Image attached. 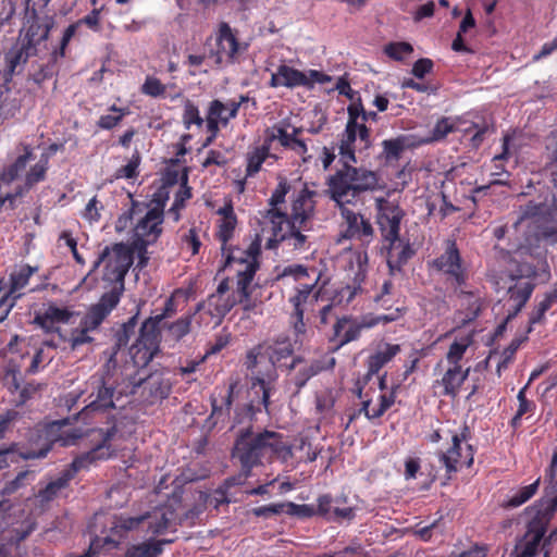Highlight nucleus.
Wrapping results in <instances>:
<instances>
[{
  "mask_svg": "<svg viewBox=\"0 0 557 557\" xmlns=\"http://www.w3.org/2000/svg\"><path fill=\"white\" fill-rule=\"evenodd\" d=\"M320 280L321 273H317L314 277L310 278V282L296 285L294 294L288 298V304L292 307L289 312V323L294 331L296 341L307 332L305 312L312 310L321 296L322 287L319 286Z\"/></svg>",
  "mask_w": 557,
  "mask_h": 557,
  "instance_id": "9",
  "label": "nucleus"
},
{
  "mask_svg": "<svg viewBox=\"0 0 557 557\" xmlns=\"http://www.w3.org/2000/svg\"><path fill=\"white\" fill-rule=\"evenodd\" d=\"M382 156L386 162L398 161L407 147V138L405 136H398L392 139H385L382 141Z\"/></svg>",
  "mask_w": 557,
  "mask_h": 557,
  "instance_id": "45",
  "label": "nucleus"
},
{
  "mask_svg": "<svg viewBox=\"0 0 557 557\" xmlns=\"http://www.w3.org/2000/svg\"><path fill=\"white\" fill-rule=\"evenodd\" d=\"M173 543V540H148L139 544L129 546L124 557H158L163 552L165 544Z\"/></svg>",
  "mask_w": 557,
  "mask_h": 557,
  "instance_id": "37",
  "label": "nucleus"
},
{
  "mask_svg": "<svg viewBox=\"0 0 557 557\" xmlns=\"http://www.w3.org/2000/svg\"><path fill=\"white\" fill-rule=\"evenodd\" d=\"M57 61L58 60L53 59L52 52L48 63L41 65L39 70L32 75V79L34 81V83L40 86L44 82L52 78L58 72Z\"/></svg>",
  "mask_w": 557,
  "mask_h": 557,
  "instance_id": "57",
  "label": "nucleus"
},
{
  "mask_svg": "<svg viewBox=\"0 0 557 557\" xmlns=\"http://www.w3.org/2000/svg\"><path fill=\"white\" fill-rule=\"evenodd\" d=\"M183 123L186 129H189L193 124L199 127L203 124V119L200 116L198 107L188 99L184 104Z\"/></svg>",
  "mask_w": 557,
  "mask_h": 557,
  "instance_id": "56",
  "label": "nucleus"
},
{
  "mask_svg": "<svg viewBox=\"0 0 557 557\" xmlns=\"http://www.w3.org/2000/svg\"><path fill=\"white\" fill-rule=\"evenodd\" d=\"M317 273L321 272L315 268H308L304 264L294 263L284 267L277 275V278L292 277L297 285H301V283L310 282V278L314 277Z\"/></svg>",
  "mask_w": 557,
  "mask_h": 557,
  "instance_id": "42",
  "label": "nucleus"
},
{
  "mask_svg": "<svg viewBox=\"0 0 557 557\" xmlns=\"http://www.w3.org/2000/svg\"><path fill=\"white\" fill-rule=\"evenodd\" d=\"M536 271L531 265H519L517 273L509 276L510 284L508 286V319H513L525 306L530 299L535 284L533 278Z\"/></svg>",
  "mask_w": 557,
  "mask_h": 557,
  "instance_id": "16",
  "label": "nucleus"
},
{
  "mask_svg": "<svg viewBox=\"0 0 557 557\" xmlns=\"http://www.w3.org/2000/svg\"><path fill=\"white\" fill-rule=\"evenodd\" d=\"M345 129L357 134L360 141L364 144V148L370 147V129L363 122L348 120Z\"/></svg>",
  "mask_w": 557,
  "mask_h": 557,
  "instance_id": "62",
  "label": "nucleus"
},
{
  "mask_svg": "<svg viewBox=\"0 0 557 557\" xmlns=\"http://www.w3.org/2000/svg\"><path fill=\"white\" fill-rule=\"evenodd\" d=\"M429 267L441 273L455 292L463 293L462 287L467 284L469 271L456 240L448 239L444 252L430 261Z\"/></svg>",
  "mask_w": 557,
  "mask_h": 557,
  "instance_id": "10",
  "label": "nucleus"
},
{
  "mask_svg": "<svg viewBox=\"0 0 557 557\" xmlns=\"http://www.w3.org/2000/svg\"><path fill=\"white\" fill-rule=\"evenodd\" d=\"M235 385L230 384L228 387L223 388L219 392V397H211V416L210 419H214V424L224 422L228 419L231 408L233 405V393Z\"/></svg>",
  "mask_w": 557,
  "mask_h": 557,
  "instance_id": "35",
  "label": "nucleus"
},
{
  "mask_svg": "<svg viewBox=\"0 0 557 557\" xmlns=\"http://www.w3.org/2000/svg\"><path fill=\"white\" fill-rule=\"evenodd\" d=\"M381 252L386 259L389 275L403 272L404 267L416 255V250L409 238L382 243Z\"/></svg>",
  "mask_w": 557,
  "mask_h": 557,
  "instance_id": "24",
  "label": "nucleus"
},
{
  "mask_svg": "<svg viewBox=\"0 0 557 557\" xmlns=\"http://www.w3.org/2000/svg\"><path fill=\"white\" fill-rule=\"evenodd\" d=\"M335 363L336 360L334 357H323L306 361L304 357L295 356L286 369L292 371L296 369L297 366L302 364L293 377V383L296 386L297 392H299L302 387L306 386L311 377L323 371L332 370L335 367Z\"/></svg>",
  "mask_w": 557,
  "mask_h": 557,
  "instance_id": "23",
  "label": "nucleus"
},
{
  "mask_svg": "<svg viewBox=\"0 0 557 557\" xmlns=\"http://www.w3.org/2000/svg\"><path fill=\"white\" fill-rule=\"evenodd\" d=\"M331 81L332 77L329 74L318 70L302 72L287 64H280L276 72L272 73L268 85L271 88L286 87L294 89L305 87L310 90L314 87L315 83L326 84Z\"/></svg>",
  "mask_w": 557,
  "mask_h": 557,
  "instance_id": "15",
  "label": "nucleus"
},
{
  "mask_svg": "<svg viewBox=\"0 0 557 557\" xmlns=\"http://www.w3.org/2000/svg\"><path fill=\"white\" fill-rule=\"evenodd\" d=\"M375 224L377 225L381 242H395L400 237L401 222L406 216L405 210L394 200L377 197L374 200Z\"/></svg>",
  "mask_w": 557,
  "mask_h": 557,
  "instance_id": "12",
  "label": "nucleus"
},
{
  "mask_svg": "<svg viewBox=\"0 0 557 557\" xmlns=\"http://www.w3.org/2000/svg\"><path fill=\"white\" fill-rule=\"evenodd\" d=\"M264 356L269 358L271 370L263 376H257L252 381V388L259 386L262 392L261 405L268 411L270 405V397L275 391V383L277 380L276 368L287 367L285 361L294 356V345L286 335H280L271 343L264 342Z\"/></svg>",
  "mask_w": 557,
  "mask_h": 557,
  "instance_id": "6",
  "label": "nucleus"
},
{
  "mask_svg": "<svg viewBox=\"0 0 557 557\" xmlns=\"http://www.w3.org/2000/svg\"><path fill=\"white\" fill-rule=\"evenodd\" d=\"M284 506H285V508H284L283 512H285L289 516H296L299 518H311V517L315 516V508L313 505H308V504L298 505V504H294V503H286V504H284Z\"/></svg>",
  "mask_w": 557,
  "mask_h": 557,
  "instance_id": "60",
  "label": "nucleus"
},
{
  "mask_svg": "<svg viewBox=\"0 0 557 557\" xmlns=\"http://www.w3.org/2000/svg\"><path fill=\"white\" fill-rule=\"evenodd\" d=\"M104 418L103 425L94 428L88 433L92 447L88 451L76 456L69 469L63 470L57 479L38 491L37 498L41 504L57 498L81 470L88 469L97 461L108 460L116 455V448L113 447L112 443L122 437L119 422L113 416H106Z\"/></svg>",
  "mask_w": 557,
  "mask_h": 557,
  "instance_id": "2",
  "label": "nucleus"
},
{
  "mask_svg": "<svg viewBox=\"0 0 557 557\" xmlns=\"http://www.w3.org/2000/svg\"><path fill=\"white\" fill-rule=\"evenodd\" d=\"M509 156V138L506 136L503 140V151L502 153L495 156L493 158V172L492 176H507L510 177L511 174L506 171L504 164L502 163L504 160H506Z\"/></svg>",
  "mask_w": 557,
  "mask_h": 557,
  "instance_id": "59",
  "label": "nucleus"
},
{
  "mask_svg": "<svg viewBox=\"0 0 557 557\" xmlns=\"http://www.w3.org/2000/svg\"><path fill=\"white\" fill-rule=\"evenodd\" d=\"M181 240L183 246L189 249L193 256H196L199 252L201 242L197 227H190L185 234L182 235Z\"/></svg>",
  "mask_w": 557,
  "mask_h": 557,
  "instance_id": "63",
  "label": "nucleus"
},
{
  "mask_svg": "<svg viewBox=\"0 0 557 557\" xmlns=\"http://www.w3.org/2000/svg\"><path fill=\"white\" fill-rule=\"evenodd\" d=\"M50 27L37 22L29 25L22 42L28 47L37 48V46L48 39Z\"/></svg>",
  "mask_w": 557,
  "mask_h": 557,
  "instance_id": "47",
  "label": "nucleus"
},
{
  "mask_svg": "<svg viewBox=\"0 0 557 557\" xmlns=\"http://www.w3.org/2000/svg\"><path fill=\"white\" fill-rule=\"evenodd\" d=\"M225 110V106L222 101L214 99L210 102L207 112V129L212 137H216L220 131V124L223 126L222 111Z\"/></svg>",
  "mask_w": 557,
  "mask_h": 557,
  "instance_id": "44",
  "label": "nucleus"
},
{
  "mask_svg": "<svg viewBox=\"0 0 557 557\" xmlns=\"http://www.w3.org/2000/svg\"><path fill=\"white\" fill-rule=\"evenodd\" d=\"M267 234L268 232H265L261 226L260 233L256 234V237L246 249L228 245L226 253L222 255L224 257L222 269L231 268L233 265L237 267L236 288L240 304L249 301L250 299L251 290L249 287L260 267L259 257L261 255L262 243H267Z\"/></svg>",
  "mask_w": 557,
  "mask_h": 557,
  "instance_id": "5",
  "label": "nucleus"
},
{
  "mask_svg": "<svg viewBox=\"0 0 557 557\" xmlns=\"http://www.w3.org/2000/svg\"><path fill=\"white\" fill-rule=\"evenodd\" d=\"M359 292H361V287L359 285H346L336 292L333 301L338 305L348 306L352 302Z\"/></svg>",
  "mask_w": 557,
  "mask_h": 557,
  "instance_id": "61",
  "label": "nucleus"
},
{
  "mask_svg": "<svg viewBox=\"0 0 557 557\" xmlns=\"http://www.w3.org/2000/svg\"><path fill=\"white\" fill-rule=\"evenodd\" d=\"M269 158L277 160V156L271 153L270 148L268 147V145L264 144V141H262L260 146H256L252 149H250L246 153V178L255 177L261 171L262 164Z\"/></svg>",
  "mask_w": 557,
  "mask_h": 557,
  "instance_id": "36",
  "label": "nucleus"
},
{
  "mask_svg": "<svg viewBox=\"0 0 557 557\" xmlns=\"http://www.w3.org/2000/svg\"><path fill=\"white\" fill-rule=\"evenodd\" d=\"M37 54V48L28 47L22 42L21 47L11 49L5 54L8 72L14 74L18 66L24 65L28 59Z\"/></svg>",
  "mask_w": 557,
  "mask_h": 557,
  "instance_id": "41",
  "label": "nucleus"
},
{
  "mask_svg": "<svg viewBox=\"0 0 557 557\" xmlns=\"http://www.w3.org/2000/svg\"><path fill=\"white\" fill-rule=\"evenodd\" d=\"M531 520L527 524V532L516 545L517 550L521 553V557H534L540 548L541 543L544 545L545 533L552 520V509L547 512L533 511Z\"/></svg>",
  "mask_w": 557,
  "mask_h": 557,
  "instance_id": "18",
  "label": "nucleus"
},
{
  "mask_svg": "<svg viewBox=\"0 0 557 557\" xmlns=\"http://www.w3.org/2000/svg\"><path fill=\"white\" fill-rule=\"evenodd\" d=\"M533 191L539 193V200H530L524 206L520 207L519 216L513 223V227L517 230L520 225L527 224L528 227L537 225L544 220V216L548 210L549 197L552 198V206L557 207V195L552 193L541 182H530L521 195L531 196Z\"/></svg>",
  "mask_w": 557,
  "mask_h": 557,
  "instance_id": "11",
  "label": "nucleus"
},
{
  "mask_svg": "<svg viewBox=\"0 0 557 557\" xmlns=\"http://www.w3.org/2000/svg\"><path fill=\"white\" fill-rule=\"evenodd\" d=\"M133 260L131 247L123 243H116L111 247H104L94 262L88 275L104 263L102 280L112 286L109 292L101 295L97 304L89 307L82 318L79 326L72 330L69 343L73 350L92 343L94 338L89 333L97 330L119 305L125 289V276L133 264Z\"/></svg>",
  "mask_w": 557,
  "mask_h": 557,
  "instance_id": "1",
  "label": "nucleus"
},
{
  "mask_svg": "<svg viewBox=\"0 0 557 557\" xmlns=\"http://www.w3.org/2000/svg\"><path fill=\"white\" fill-rule=\"evenodd\" d=\"M116 380L110 373L108 367L95 372L85 383L83 395H86L84 409L79 412L82 419H86L90 412H98L114 408Z\"/></svg>",
  "mask_w": 557,
  "mask_h": 557,
  "instance_id": "7",
  "label": "nucleus"
},
{
  "mask_svg": "<svg viewBox=\"0 0 557 557\" xmlns=\"http://www.w3.org/2000/svg\"><path fill=\"white\" fill-rule=\"evenodd\" d=\"M379 181L374 171L362 166H346L329 177L327 193L335 203H355L361 194L379 189Z\"/></svg>",
  "mask_w": 557,
  "mask_h": 557,
  "instance_id": "4",
  "label": "nucleus"
},
{
  "mask_svg": "<svg viewBox=\"0 0 557 557\" xmlns=\"http://www.w3.org/2000/svg\"><path fill=\"white\" fill-rule=\"evenodd\" d=\"M413 52V47L406 41H395L389 42L384 47V53L395 60V61H404L406 55H409Z\"/></svg>",
  "mask_w": 557,
  "mask_h": 557,
  "instance_id": "52",
  "label": "nucleus"
},
{
  "mask_svg": "<svg viewBox=\"0 0 557 557\" xmlns=\"http://www.w3.org/2000/svg\"><path fill=\"white\" fill-rule=\"evenodd\" d=\"M363 330H369L366 326L364 315L356 318L352 315H343L337 318L333 325V333L330 337V343L333 345L331 351L335 352L345 345L358 341Z\"/></svg>",
  "mask_w": 557,
  "mask_h": 557,
  "instance_id": "21",
  "label": "nucleus"
},
{
  "mask_svg": "<svg viewBox=\"0 0 557 557\" xmlns=\"http://www.w3.org/2000/svg\"><path fill=\"white\" fill-rule=\"evenodd\" d=\"M263 141L268 145L270 150L273 147V143L277 141L282 148L292 150L298 156H305L308 152L306 141L299 137L293 136V134H289L283 123H276L267 127L264 131Z\"/></svg>",
  "mask_w": 557,
  "mask_h": 557,
  "instance_id": "25",
  "label": "nucleus"
},
{
  "mask_svg": "<svg viewBox=\"0 0 557 557\" xmlns=\"http://www.w3.org/2000/svg\"><path fill=\"white\" fill-rule=\"evenodd\" d=\"M289 190V183L285 178L281 180L269 198L270 208L259 212L261 215L259 224L265 232H268V226L282 223V219L285 215L283 214L281 205L285 202V198Z\"/></svg>",
  "mask_w": 557,
  "mask_h": 557,
  "instance_id": "27",
  "label": "nucleus"
},
{
  "mask_svg": "<svg viewBox=\"0 0 557 557\" xmlns=\"http://www.w3.org/2000/svg\"><path fill=\"white\" fill-rule=\"evenodd\" d=\"M366 399L361 401V407L349 417V422L354 421L359 414L363 413L368 420L381 418L395 403V393L380 394L379 404L371 407L372 399L364 394Z\"/></svg>",
  "mask_w": 557,
  "mask_h": 557,
  "instance_id": "32",
  "label": "nucleus"
},
{
  "mask_svg": "<svg viewBox=\"0 0 557 557\" xmlns=\"http://www.w3.org/2000/svg\"><path fill=\"white\" fill-rule=\"evenodd\" d=\"M470 345L471 338L469 336L453 342L446 354V364L461 366L460 362Z\"/></svg>",
  "mask_w": 557,
  "mask_h": 557,
  "instance_id": "48",
  "label": "nucleus"
},
{
  "mask_svg": "<svg viewBox=\"0 0 557 557\" xmlns=\"http://www.w3.org/2000/svg\"><path fill=\"white\" fill-rule=\"evenodd\" d=\"M233 459L237 460L246 473L278 459L287 462L293 457V448L282 433L263 430L255 432L252 426L240 429L232 449Z\"/></svg>",
  "mask_w": 557,
  "mask_h": 557,
  "instance_id": "3",
  "label": "nucleus"
},
{
  "mask_svg": "<svg viewBox=\"0 0 557 557\" xmlns=\"http://www.w3.org/2000/svg\"><path fill=\"white\" fill-rule=\"evenodd\" d=\"M37 270L36 267L23 264L10 274V287L1 296L0 301V304L10 301L8 309H5V314L14 307L16 300L23 296L21 290L28 285L30 277Z\"/></svg>",
  "mask_w": 557,
  "mask_h": 557,
  "instance_id": "29",
  "label": "nucleus"
},
{
  "mask_svg": "<svg viewBox=\"0 0 557 557\" xmlns=\"http://www.w3.org/2000/svg\"><path fill=\"white\" fill-rule=\"evenodd\" d=\"M193 318L194 313L183 315L172 323H163L161 329L165 331V339L180 342L190 332Z\"/></svg>",
  "mask_w": 557,
  "mask_h": 557,
  "instance_id": "40",
  "label": "nucleus"
},
{
  "mask_svg": "<svg viewBox=\"0 0 557 557\" xmlns=\"http://www.w3.org/2000/svg\"><path fill=\"white\" fill-rule=\"evenodd\" d=\"M165 90V85L162 84L158 77L152 75H148L140 87L141 94L152 98L164 97Z\"/></svg>",
  "mask_w": 557,
  "mask_h": 557,
  "instance_id": "55",
  "label": "nucleus"
},
{
  "mask_svg": "<svg viewBox=\"0 0 557 557\" xmlns=\"http://www.w3.org/2000/svg\"><path fill=\"white\" fill-rule=\"evenodd\" d=\"M237 226V219L219 220L216 224L215 238L221 243V252L225 255L230 242L233 239Z\"/></svg>",
  "mask_w": 557,
  "mask_h": 557,
  "instance_id": "43",
  "label": "nucleus"
},
{
  "mask_svg": "<svg viewBox=\"0 0 557 557\" xmlns=\"http://www.w3.org/2000/svg\"><path fill=\"white\" fill-rule=\"evenodd\" d=\"M73 312L67 308H59L55 305H49L44 312H37L34 317V324L39 326L45 333L52 334L60 331L58 324L69 323Z\"/></svg>",
  "mask_w": 557,
  "mask_h": 557,
  "instance_id": "31",
  "label": "nucleus"
},
{
  "mask_svg": "<svg viewBox=\"0 0 557 557\" xmlns=\"http://www.w3.org/2000/svg\"><path fill=\"white\" fill-rule=\"evenodd\" d=\"M109 111L115 112L116 114L101 115L97 121V126L101 129H107V131L113 129L122 122L124 116L126 114H128V110L126 108H119L115 104H112L109 108Z\"/></svg>",
  "mask_w": 557,
  "mask_h": 557,
  "instance_id": "50",
  "label": "nucleus"
},
{
  "mask_svg": "<svg viewBox=\"0 0 557 557\" xmlns=\"http://www.w3.org/2000/svg\"><path fill=\"white\" fill-rule=\"evenodd\" d=\"M34 159L33 149L26 145L24 146V153L18 156L13 163L5 166L0 174V180L10 184L15 181L26 169L29 160Z\"/></svg>",
  "mask_w": 557,
  "mask_h": 557,
  "instance_id": "39",
  "label": "nucleus"
},
{
  "mask_svg": "<svg viewBox=\"0 0 557 557\" xmlns=\"http://www.w3.org/2000/svg\"><path fill=\"white\" fill-rule=\"evenodd\" d=\"M4 385L12 395H16L14 403L16 406L26 404L39 389L40 384L28 382L22 385V376L18 370L8 369L3 376Z\"/></svg>",
  "mask_w": 557,
  "mask_h": 557,
  "instance_id": "30",
  "label": "nucleus"
},
{
  "mask_svg": "<svg viewBox=\"0 0 557 557\" xmlns=\"http://www.w3.org/2000/svg\"><path fill=\"white\" fill-rule=\"evenodd\" d=\"M48 170V160H40L38 163L33 165L25 176V187L26 189H30L34 185L39 182H42L46 178V173Z\"/></svg>",
  "mask_w": 557,
  "mask_h": 557,
  "instance_id": "53",
  "label": "nucleus"
},
{
  "mask_svg": "<svg viewBox=\"0 0 557 557\" xmlns=\"http://www.w3.org/2000/svg\"><path fill=\"white\" fill-rule=\"evenodd\" d=\"M403 317L401 309L397 308L391 313H384V314H366V326L369 329H372L379 324H387L394 321H397Z\"/></svg>",
  "mask_w": 557,
  "mask_h": 557,
  "instance_id": "58",
  "label": "nucleus"
},
{
  "mask_svg": "<svg viewBox=\"0 0 557 557\" xmlns=\"http://www.w3.org/2000/svg\"><path fill=\"white\" fill-rule=\"evenodd\" d=\"M548 301L541 300L532 310L529 318V327L527 334L531 333L534 324H541L545 321V313L550 309Z\"/></svg>",
  "mask_w": 557,
  "mask_h": 557,
  "instance_id": "64",
  "label": "nucleus"
},
{
  "mask_svg": "<svg viewBox=\"0 0 557 557\" xmlns=\"http://www.w3.org/2000/svg\"><path fill=\"white\" fill-rule=\"evenodd\" d=\"M143 394H147L146 399L150 404L166 398L171 392V384L169 380L164 379L161 374H150L143 381Z\"/></svg>",
  "mask_w": 557,
  "mask_h": 557,
  "instance_id": "34",
  "label": "nucleus"
},
{
  "mask_svg": "<svg viewBox=\"0 0 557 557\" xmlns=\"http://www.w3.org/2000/svg\"><path fill=\"white\" fill-rule=\"evenodd\" d=\"M438 461L445 468L448 479L462 468H471L474 462V448L467 444L462 449L457 437H451V445L437 454Z\"/></svg>",
  "mask_w": 557,
  "mask_h": 557,
  "instance_id": "22",
  "label": "nucleus"
},
{
  "mask_svg": "<svg viewBox=\"0 0 557 557\" xmlns=\"http://www.w3.org/2000/svg\"><path fill=\"white\" fill-rule=\"evenodd\" d=\"M401 348L398 344L384 343L377 347V349L368 357V375H374L380 370L391 362L399 352Z\"/></svg>",
  "mask_w": 557,
  "mask_h": 557,
  "instance_id": "33",
  "label": "nucleus"
},
{
  "mask_svg": "<svg viewBox=\"0 0 557 557\" xmlns=\"http://www.w3.org/2000/svg\"><path fill=\"white\" fill-rule=\"evenodd\" d=\"M246 49L247 46L238 41L230 24L221 22L215 34V50L211 52L215 64H235L239 60V53Z\"/></svg>",
  "mask_w": 557,
  "mask_h": 557,
  "instance_id": "19",
  "label": "nucleus"
},
{
  "mask_svg": "<svg viewBox=\"0 0 557 557\" xmlns=\"http://www.w3.org/2000/svg\"><path fill=\"white\" fill-rule=\"evenodd\" d=\"M470 368L446 364L441 379L433 383V388H440V395L456 398L465 381L468 379Z\"/></svg>",
  "mask_w": 557,
  "mask_h": 557,
  "instance_id": "26",
  "label": "nucleus"
},
{
  "mask_svg": "<svg viewBox=\"0 0 557 557\" xmlns=\"http://www.w3.org/2000/svg\"><path fill=\"white\" fill-rule=\"evenodd\" d=\"M59 430L60 424L58 422L37 425L29 430L27 435L29 447L21 450L18 453L20 456L25 460L46 457L51 450L53 444L61 440L60 435L58 434ZM92 429L84 433L81 430L74 429L70 434H67L65 438H62V445L67 446L75 444L76 441L83 436H88V433Z\"/></svg>",
  "mask_w": 557,
  "mask_h": 557,
  "instance_id": "8",
  "label": "nucleus"
},
{
  "mask_svg": "<svg viewBox=\"0 0 557 557\" xmlns=\"http://www.w3.org/2000/svg\"><path fill=\"white\" fill-rule=\"evenodd\" d=\"M457 126L451 117L443 116L434 125L431 136L424 143L441 141L447 137L448 134L457 132Z\"/></svg>",
  "mask_w": 557,
  "mask_h": 557,
  "instance_id": "49",
  "label": "nucleus"
},
{
  "mask_svg": "<svg viewBox=\"0 0 557 557\" xmlns=\"http://www.w3.org/2000/svg\"><path fill=\"white\" fill-rule=\"evenodd\" d=\"M163 218L159 210H148L135 226V235L143 248L157 242L162 233Z\"/></svg>",
  "mask_w": 557,
  "mask_h": 557,
  "instance_id": "28",
  "label": "nucleus"
},
{
  "mask_svg": "<svg viewBox=\"0 0 557 557\" xmlns=\"http://www.w3.org/2000/svg\"><path fill=\"white\" fill-rule=\"evenodd\" d=\"M161 327L146 319L128 351L135 366L146 367L160 352Z\"/></svg>",
  "mask_w": 557,
  "mask_h": 557,
  "instance_id": "13",
  "label": "nucleus"
},
{
  "mask_svg": "<svg viewBox=\"0 0 557 557\" xmlns=\"http://www.w3.org/2000/svg\"><path fill=\"white\" fill-rule=\"evenodd\" d=\"M139 312L140 306L138 305L136 312L126 322L122 323L114 332L113 350L115 354L121 349L126 348L131 338L135 335Z\"/></svg>",
  "mask_w": 557,
  "mask_h": 557,
  "instance_id": "38",
  "label": "nucleus"
},
{
  "mask_svg": "<svg viewBox=\"0 0 557 557\" xmlns=\"http://www.w3.org/2000/svg\"><path fill=\"white\" fill-rule=\"evenodd\" d=\"M525 389H527V386L521 388L519 391L518 395H517V398H518V401H519V407H518V410H517L516 414L510 420V425L515 430L518 429L521 425L522 417L524 414H527V413L532 412L534 410V408H535L534 403L527 398Z\"/></svg>",
  "mask_w": 557,
  "mask_h": 557,
  "instance_id": "51",
  "label": "nucleus"
},
{
  "mask_svg": "<svg viewBox=\"0 0 557 557\" xmlns=\"http://www.w3.org/2000/svg\"><path fill=\"white\" fill-rule=\"evenodd\" d=\"M312 225L307 227H290L284 223L272 224L268 226L265 249H275L280 243H287L295 250L304 251L309 248V238L305 234L311 231Z\"/></svg>",
  "mask_w": 557,
  "mask_h": 557,
  "instance_id": "20",
  "label": "nucleus"
},
{
  "mask_svg": "<svg viewBox=\"0 0 557 557\" xmlns=\"http://www.w3.org/2000/svg\"><path fill=\"white\" fill-rule=\"evenodd\" d=\"M317 191L310 190L305 184L304 187L294 191L290 197L289 209L283 211L285 215L282 223L290 227H307V224L312 225V220L315 213Z\"/></svg>",
  "mask_w": 557,
  "mask_h": 557,
  "instance_id": "17",
  "label": "nucleus"
},
{
  "mask_svg": "<svg viewBox=\"0 0 557 557\" xmlns=\"http://www.w3.org/2000/svg\"><path fill=\"white\" fill-rule=\"evenodd\" d=\"M349 202L336 203L339 209L343 222L341 224L339 239L356 240L362 246H369L374 237V227L367 216L360 212H356L347 207Z\"/></svg>",
  "mask_w": 557,
  "mask_h": 557,
  "instance_id": "14",
  "label": "nucleus"
},
{
  "mask_svg": "<svg viewBox=\"0 0 557 557\" xmlns=\"http://www.w3.org/2000/svg\"><path fill=\"white\" fill-rule=\"evenodd\" d=\"M30 476H33V472L29 470L18 472L13 480L5 482L1 491L2 496H11L22 487L26 486Z\"/></svg>",
  "mask_w": 557,
  "mask_h": 557,
  "instance_id": "54",
  "label": "nucleus"
},
{
  "mask_svg": "<svg viewBox=\"0 0 557 557\" xmlns=\"http://www.w3.org/2000/svg\"><path fill=\"white\" fill-rule=\"evenodd\" d=\"M540 486V479L534 481L532 484L519 488L511 497H509L504 504L505 508H517L529 499H531L537 492Z\"/></svg>",
  "mask_w": 557,
  "mask_h": 557,
  "instance_id": "46",
  "label": "nucleus"
}]
</instances>
